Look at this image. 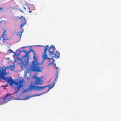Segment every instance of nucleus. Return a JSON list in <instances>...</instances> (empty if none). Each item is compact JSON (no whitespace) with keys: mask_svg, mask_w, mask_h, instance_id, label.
<instances>
[{"mask_svg":"<svg viewBox=\"0 0 121 121\" xmlns=\"http://www.w3.org/2000/svg\"><path fill=\"white\" fill-rule=\"evenodd\" d=\"M49 48L48 45H46V47H45L44 53L42 56V57L44 60L48 59L49 61L50 59H53V58H56V59L59 58V52H57L55 49L53 45L51 46L48 50Z\"/></svg>","mask_w":121,"mask_h":121,"instance_id":"f257e3e1","label":"nucleus"},{"mask_svg":"<svg viewBox=\"0 0 121 121\" xmlns=\"http://www.w3.org/2000/svg\"><path fill=\"white\" fill-rule=\"evenodd\" d=\"M14 65L12 66L11 65L9 67H3L1 68L0 70V79L4 80L8 83L9 85L12 86L13 85V79L11 77L10 78L5 77H4L6 75L7 73L6 72V69H7L10 68L12 70L14 69Z\"/></svg>","mask_w":121,"mask_h":121,"instance_id":"f03ea898","label":"nucleus"},{"mask_svg":"<svg viewBox=\"0 0 121 121\" xmlns=\"http://www.w3.org/2000/svg\"><path fill=\"white\" fill-rule=\"evenodd\" d=\"M33 52V55H34L33 57V59L34 60L32 61L31 66L30 67L31 70L34 72H41V68L40 67L38 66V65L40 64V63L38 61V58L36 56L35 53L33 50L31 49L29 51Z\"/></svg>","mask_w":121,"mask_h":121,"instance_id":"7ed1b4c3","label":"nucleus"},{"mask_svg":"<svg viewBox=\"0 0 121 121\" xmlns=\"http://www.w3.org/2000/svg\"><path fill=\"white\" fill-rule=\"evenodd\" d=\"M51 84H50L47 85L43 86H35L33 84H31L30 85L29 88L31 91H33L35 90H40L47 87H49L51 85Z\"/></svg>","mask_w":121,"mask_h":121,"instance_id":"20e7f679","label":"nucleus"},{"mask_svg":"<svg viewBox=\"0 0 121 121\" xmlns=\"http://www.w3.org/2000/svg\"><path fill=\"white\" fill-rule=\"evenodd\" d=\"M14 82V81H13ZM24 82V80L23 79H20L18 81L17 80L16 82H13V83H14V85L17 86H19L17 88V89L16 87L15 88V91L14 92V93L16 94L17 93L18 91V90L19 89L22 87V84Z\"/></svg>","mask_w":121,"mask_h":121,"instance_id":"39448f33","label":"nucleus"},{"mask_svg":"<svg viewBox=\"0 0 121 121\" xmlns=\"http://www.w3.org/2000/svg\"><path fill=\"white\" fill-rule=\"evenodd\" d=\"M37 76V73L35 75H34L32 77L33 79H36L34 84L37 85L42 84H43V81L41 79V78H38Z\"/></svg>","mask_w":121,"mask_h":121,"instance_id":"423d86ee","label":"nucleus"},{"mask_svg":"<svg viewBox=\"0 0 121 121\" xmlns=\"http://www.w3.org/2000/svg\"><path fill=\"white\" fill-rule=\"evenodd\" d=\"M18 18L20 19L21 20V24L20 28H21L22 27L24 26V25L27 24L26 20L25 17L22 16L18 17Z\"/></svg>","mask_w":121,"mask_h":121,"instance_id":"0eeeda50","label":"nucleus"},{"mask_svg":"<svg viewBox=\"0 0 121 121\" xmlns=\"http://www.w3.org/2000/svg\"><path fill=\"white\" fill-rule=\"evenodd\" d=\"M57 78H58L57 75V74L56 77V78H55V81H54L55 82L53 83V84L52 86H50L49 87V88L48 89L47 91L46 92H47L50 89H52L53 87L54 86V85H55V84L56 83V81H57V79H56Z\"/></svg>","mask_w":121,"mask_h":121,"instance_id":"6e6552de","label":"nucleus"},{"mask_svg":"<svg viewBox=\"0 0 121 121\" xmlns=\"http://www.w3.org/2000/svg\"><path fill=\"white\" fill-rule=\"evenodd\" d=\"M13 97L11 96L9 98L6 99H5L4 100H3L4 104V103H6L9 101L12 100L13 99Z\"/></svg>","mask_w":121,"mask_h":121,"instance_id":"1a4fd4ad","label":"nucleus"},{"mask_svg":"<svg viewBox=\"0 0 121 121\" xmlns=\"http://www.w3.org/2000/svg\"><path fill=\"white\" fill-rule=\"evenodd\" d=\"M25 53H26V54L25 55V56H27V60H28V55L29 53H30V52H29V51L28 52L27 51H26L24 50L23 51Z\"/></svg>","mask_w":121,"mask_h":121,"instance_id":"9d476101","label":"nucleus"},{"mask_svg":"<svg viewBox=\"0 0 121 121\" xmlns=\"http://www.w3.org/2000/svg\"><path fill=\"white\" fill-rule=\"evenodd\" d=\"M3 97H1L0 98V105L4 104V102H3Z\"/></svg>","mask_w":121,"mask_h":121,"instance_id":"9b49d317","label":"nucleus"},{"mask_svg":"<svg viewBox=\"0 0 121 121\" xmlns=\"http://www.w3.org/2000/svg\"><path fill=\"white\" fill-rule=\"evenodd\" d=\"M23 32V30L21 31H20L18 33L17 35H18L21 39V36L22 35V33Z\"/></svg>","mask_w":121,"mask_h":121,"instance_id":"f8f14e48","label":"nucleus"},{"mask_svg":"<svg viewBox=\"0 0 121 121\" xmlns=\"http://www.w3.org/2000/svg\"><path fill=\"white\" fill-rule=\"evenodd\" d=\"M6 30H4L3 32L2 33V34L1 35V37H0V41L1 40V39L4 36V35L5 34V33L6 32Z\"/></svg>","mask_w":121,"mask_h":121,"instance_id":"ddd939ff","label":"nucleus"},{"mask_svg":"<svg viewBox=\"0 0 121 121\" xmlns=\"http://www.w3.org/2000/svg\"><path fill=\"white\" fill-rule=\"evenodd\" d=\"M11 95V94H6L5 96L4 97H3V100H4L7 97H8L10 96Z\"/></svg>","mask_w":121,"mask_h":121,"instance_id":"4468645a","label":"nucleus"},{"mask_svg":"<svg viewBox=\"0 0 121 121\" xmlns=\"http://www.w3.org/2000/svg\"><path fill=\"white\" fill-rule=\"evenodd\" d=\"M9 39H6V38L3 39H2V41H3V43H5V40H8Z\"/></svg>","mask_w":121,"mask_h":121,"instance_id":"2eb2a0df","label":"nucleus"},{"mask_svg":"<svg viewBox=\"0 0 121 121\" xmlns=\"http://www.w3.org/2000/svg\"><path fill=\"white\" fill-rule=\"evenodd\" d=\"M2 86L3 87H7L8 86V84H7V85H2Z\"/></svg>","mask_w":121,"mask_h":121,"instance_id":"dca6fc26","label":"nucleus"},{"mask_svg":"<svg viewBox=\"0 0 121 121\" xmlns=\"http://www.w3.org/2000/svg\"><path fill=\"white\" fill-rule=\"evenodd\" d=\"M53 59V61L52 62H51L49 64V65H51V64H53V63H54V62L55 61V60H54V59Z\"/></svg>","mask_w":121,"mask_h":121,"instance_id":"f3484780","label":"nucleus"},{"mask_svg":"<svg viewBox=\"0 0 121 121\" xmlns=\"http://www.w3.org/2000/svg\"><path fill=\"white\" fill-rule=\"evenodd\" d=\"M3 10H4L2 8L0 7V13L2 11H3Z\"/></svg>","mask_w":121,"mask_h":121,"instance_id":"a211bd4d","label":"nucleus"},{"mask_svg":"<svg viewBox=\"0 0 121 121\" xmlns=\"http://www.w3.org/2000/svg\"><path fill=\"white\" fill-rule=\"evenodd\" d=\"M40 95H39V94H37V95H34V96H39Z\"/></svg>","mask_w":121,"mask_h":121,"instance_id":"6ab92c4d","label":"nucleus"},{"mask_svg":"<svg viewBox=\"0 0 121 121\" xmlns=\"http://www.w3.org/2000/svg\"><path fill=\"white\" fill-rule=\"evenodd\" d=\"M23 9L24 10H25V11H26V8H25V7H23Z\"/></svg>","mask_w":121,"mask_h":121,"instance_id":"aec40b11","label":"nucleus"},{"mask_svg":"<svg viewBox=\"0 0 121 121\" xmlns=\"http://www.w3.org/2000/svg\"><path fill=\"white\" fill-rule=\"evenodd\" d=\"M53 65H55V67H56V64L55 63H53Z\"/></svg>","mask_w":121,"mask_h":121,"instance_id":"412c9836","label":"nucleus"},{"mask_svg":"<svg viewBox=\"0 0 121 121\" xmlns=\"http://www.w3.org/2000/svg\"><path fill=\"white\" fill-rule=\"evenodd\" d=\"M56 67V70H58V67L56 66V67Z\"/></svg>","mask_w":121,"mask_h":121,"instance_id":"4be33fe9","label":"nucleus"},{"mask_svg":"<svg viewBox=\"0 0 121 121\" xmlns=\"http://www.w3.org/2000/svg\"><path fill=\"white\" fill-rule=\"evenodd\" d=\"M20 11H21V12H22L23 13H24V12H23V10H21Z\"/></svg>","mask_w":121,"mask_h":121,"instance_id":"5701e85b","label":"nucleus"},{"mask_svg":"<svg viewBox=\"0 0 121 121\" xmlns=\"http://www.w3.org/2000/svg\"><path fill=\"white\" fill-rule=\"evenodd\" d=\"M29 13H31V12H32V11H30H30H29Z\"/></svg>","mask_w":121,"mask_h":121,"instance_id":"b1692460","label":"nucleus"},{"mask_svg":"<svg viewBox=\"0 0 121 121\" xmlns=\"http://www.w3.org/2000/svg\"><path fill=\"white\" fill-rule=\"evenodd\" d=\"M25 47H22L21 48H25Z\"/></svg>","mask_w":121,"mask_h":121,"instance_id":"393cba45","label":"nucleus"},{"mask_svg":"<svg viewBox=\"0 0 121 121\" xmlns=\"http://www.w3.org/2000/svg\"><path fill=\"white\" fill-rule=\"evenodd\" d=\"M4 89H6V88H5V87H4Z\"/></svg>","mask_w":121,"mask_h":121,"instance_id":"a878e982","label":"nucleus"},{"mask_svg":"<svg viewBox=\"0 0 121 121\" xmlns=\"http://www.w3.org/2000/svg\"><path fill=\"white\" fill-rule=\"evenodd\" d=\"M4 89H6V88H5V87H4Z\"/></svg>","mask_w":121,"mask_h":121,"instance_id":"bb28decb","label":"nucleus"}]
</instances>
